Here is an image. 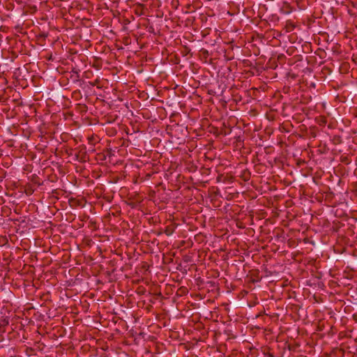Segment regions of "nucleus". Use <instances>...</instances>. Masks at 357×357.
<instances>
[{
    "mask_svg": "<svg viewBox=\"0 0 357 357\" xmlns=\"http://www.w3.org/2000/svg\"><path fill=\"white\" fill-rule=\"evenodd\" d=\"M268 68H272V63H271V61L269 60V66H268Z\"/></svg>",
    "mask_w": 357,
    "mask_h": 357,
    "instance_id": "nucleus-1",
    "label": "nucleus"
}]
</instances>
